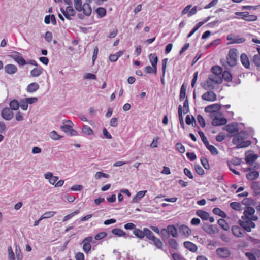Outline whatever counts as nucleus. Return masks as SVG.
Segmentation results:
<instances>
[{
    "instance_id": "obj_40",
    "label": "nucleus",
    "mask_w": 260,
    "mask_h": 260,
    "mask_svg": "<svg viewBox=\"0 0 260 260\" xmlns=\"http://www.w3.org/2000/svg\"><path fill=\"white\" fill-rule=\"evenodd\" d=\"M178 115L180 125L181 127L184 129L185 125L183 121V117L182 115V107L181 105H179L178 107Z\"/></svg>"
},
{
    "instance_id": "obj_46",
    "label": "nucleus",
    "mask_w": 260,
    "mask_h": 260,
    "mask_svg": "<svg viewBox=\"0 0 260 260\" xmlns=\"http://www.w3.org/2000/svg\"><path fill=\"white\" fill-rule=\"evenodd\" d=\"M96 13L99 17L102 18L106 15V10L104 8L99 7L96 10Z\"/></svg>"
},
{
    "instance_id": "obj_33",
    "label": "nucleus",
    "mask_w": 260,
    "mask_h": 260,
    "mask_svg": "<svg viewBox=\"0 0 260 260\" xmlns=\"http://www.w3.org/2000/svg\"><path fill=\"white\" fill-rule=\"evenodd\" d=\"M258 156L255 154H249L246 156L245 161L247 164L252 165L254 161L257 158Z\"/></svg>"
},
{
    "instance_id": "obj_43",
    "label": "nucleus",
    "mask_w": 260,
    "mask_h": 260,
    "mask_svg": "<svg viewBox=\"0 0 260 260\" xmlns=\"http://www.w3.org/2000/svg\"><path fill=\"white\" fill-rule=\"evenodd\" d=\"M159 235H161V238L163 240L168 239L169 238V235L167 228L161 229Z\"/></svg>"
},
{
    "instance_id": "obj_27",
    "label": "nucleus",
    "mask_w": 260,
    "mask_h": 260,
    "mask_svg": "<svg viewBox=\"0 0 260 260\" xmlns=\"http://www.w3.org/2000/svg\"><path fill=\"white\" fill-rule=\"evenodd\" d=\"M39 88V85L37 83L33 82L28 85L26 90L28 92L32 93L38 90Z\"/></svg>"
},
{
    "instance_id": "obj_31",
    "label": "nucleus",
    "mask_w": 260,
    "mask_h": 260,
    "mask_svg": "<svg viewBox=\"0 0 260 260\" xmlns=\"http://www.w3.org/2000/svg\"><path fill=\"white\" fill-rule=\"evenodd\" d=\"M149 59L151 63L152 66L154 67H157V64L158 61V58L157 56L155 55V54L151 53L149 55Z\"/></svg>"
},
{
    "instance_id": "obj_35",
    "label": "nucleus",
    "mask_w": 260,
    "mask_h": 260,
    "mask_svg": "<svg viewBox=\"0 0 260 260\" xmlns=\"http://www.w3.org/2000/svg\"><path fill=\"white\" fill-rule=\"evenodd\" d=\"M259 176V173L258 171H253L249 172L246 175V178L249 180H253L256 179Z\"/></svg>"
},
{
    "instance_id": "obj_62",
    "label": "nucleus",
    "mask_w": 260,
    "mask_h": 260,
    "mask_svg": "<svg viewBox=\"0 0 260 260\" xmlns=\"http://www.w3.org/2000/svg\"><path fill=\"white\" fill-rule=\"evenodd\" d=\"M50 137L55 140H59L61 137L55 131H52L50 134Z\"/></svg>"
},
{
    "instance_id": "obj_9",
    "label": "nucleus",
    "mask_w": 260,
    "mask_h": 260,
    "mask_svg": "<svg viewBox=\"0 0 260 260\" xmlns=\"http://www.w3.org/2000/svg\"><path fill=\"white\" fill-rule=\"evenodd\" d=\"M82 242L83 244V249L85 253H88L91 250V245L90 243L93 242L92 237L88 236V237L85 238L83 240Z\"/></svg>"
},
{
    "instance_id": "obj_20",
    "label": "nucleus",
    "mask_w": 260,
    "mask_h": 260,
    "mask_svg": "<svg viewBox=\"0 0 260 260\" xmlns=\"http://www.w3.org/2000/svg\"><path fill=\"white\" fill-rule=\"evenodd\" d=\"M43 72V69L40 67L38 66L35 68L30 71V75L33 77H38L40 76Z\"/></svg>"
},
{
    "instance_id": "obj_1",
    "label": "nucleus",
    "mask_w": 260,
    "mask_h": 260,
    "mask_svg": "<svg viewBox=\"0 0 260 260\" xmlns=\"http://www.w3.org/2000/svg\"><path fill=\"white\" fill-rule=\"evenodd\" d=\"M63 2L68 6L66 9L61 8L60 11L68 20H71L72 17L76 15V10L79 12L82 11L87 16H89L91 14L90 5L87 3L82 4V0H63Z\"/></svg>"
},
{
    "instance_id": "obj_64",
    "label": "nucleus",
    "mask_w": 260,
    "mask_h": 260,
    "mask_svg": "<svg viewBox=\"0 0 260 260\" xmlns=\"http://www.w3.org/2000/svg\"><path fill=\"white\" fill-rule=\"evenodd\" d=\"M172 257L173 260H185L181 254L177 253H173Z\"/></svg>"
},
{
    "instance_id": "obj_59",
    "label": "nucleus",
    "mask_w": 260,
    "mask_h": 260,
    "mask_svg": "<svg viewBox=\"0 0 260 260\" xmlns=\"http://www.w3.org/2000/svg\"><path fill=\"white\" fill-rule=\"evenodd\" d=\"M200 160L202 165L205 169H209V164L208 161V160L206 158L202 157L201 158Z\"/></svg>"
},
{
    "instance_id": "obj_61",
    "label": "nucleus",
    "mask_w": 260,
    "mask_h": 260,
    "mask_svg": "<svg viewBox=\"0 0 260 260\" xmlns=\"http://www.w3.org/2000/svg\"><path fill=\"white\" fill-rule=\"evenodd\" d=\"M107 235V234L105 232H100L95 235L94 239L99 240L105 237Z\"/></svg>"
},
{
    "instance_id": "obj_6",
    "label": "nucleus",
    "mask_w": 260,
    "mask_h": 260,
    "mask_svg": "<svg viewBox=\"0 0 260 260\" xmlns=\"http://www.w3.org/2000/svg\"><path fill=\"white\" fill-rule=\"evenodd\" d=\"M238 51L236 49H230L227 57V63L230 67H234L237 64Z\"/></svg>"
},
{
    "instance_id": "obj_23",
    "label": "nucleus",
    "mask_w": 260,
    "mask_h": 260,
    "mask_svg": "<svg viewBox=\"0 0 260 260\" xmlns=\"http://www.w3.org/2000/svg\"><path fill=\"white\" fill-rule=\"evenodd\" d=\"M240 59L242 65L246 69L250 67V63L247 55L245 53H242L240 56Z\"/></svg>"
},
{
    "instance_id": "obj_11",
    "label": "nucleus",
    "mask_w": 260,
    "mask_h": 260,
    "mask_svg": "<svg viewBox=\"0 0 260 260\" xmlns=\"http://www.w3.org/2000/svg\"><path fill=\"white\" fill-rule=\"evenodd\" d=\"M244 229L237 225H233L232 227V231L234 235L237 237H242L245 233Z\"/></svg>"
},
{
    "instance_id": "obj_22",
    "label": "nucleus",
    "mask_w": 260,
    "mask_h": 260,
    "mask_svg": "<svg viewBox=\"0 0 260 260\" xmlns=\"http://www.w3.org/2000/svg\"><path fill=\"white\" fill-rule=\"evenodd\" d=\"M202 87L207 90H213L214 88V83L208 78L202 84Z\"/></svg>"
},
{
    "instance_id": "obj_7",
    "label": "nucleus",
    "mask_w": 260,
    "mask_h": 260,
    "mask_svg": "<svg viewBox=\"0 0 260 260\" xmlns=\"http://www.w3.org/2000/svg\"><path fill=\"white\" fill-rule=\"evenodd\" d=\"M1 116L5 120L10 121L14 117V113L9 107H5L1 111Z\"/></svg>"
},
{
    "instance_id": "obj_39",
    "label": "nucleus",
    "mask_w": 260,
    "mask_h": 260,
    "mask_svg": "<svg viewBox=\"0 0 260 260\" xmlns=\"http://www.w3.org/2000/svg\"><path fill=\"white\" fill-rule=\"evenodd\" d=\"M225 130L227 132L233 133L238 131L237 126L234 124H230L225 126Z\"/></svg>"
},
{
    "instance_id": "obj_4",
    "label": "nucleus",
    "mask_w": 260,
    "mask_h": 260,
    "mask_svg": "<svg viewBox=\"0 0 260 260\" xmlns=\"http://www.w3.org/2000/svg\"><path fill=\"white\" fill-rule=\"evenodd\" d=\"M144 237H146L147 240L152 241L157 248L162 249V242L159 239L156 238L151 231L148 228H144Z\"/></svg>"
},
{
    "instance_id": "obj_14",
    "label": "nucleus",
    "mask_w": 260,
    "mask_h": 260,
    "mask_svg": "<svg viewBox=\"0 0 260 260\" xmlns=\"http://www.w3.org/2000/svg\"><path fill=\"white\" fill-rule=\"evenodd\" d=\"M227 40L231 41L230 43L231 44H240L245 41V39L244 38H239L236 37L233 35H228L227 37Z\"/></svg>"
},
{
    "instance_id": "obj_5",
    "label": "nucleus",
    "mask_w": 260,
    "mask_h": 260,
    "mask_svg": "<svg viewBox=\"0 0 260 260\" xmlns=\"http://www.w3.org/2000/svg\"><path fill=\"white\" fill-rule=\"evenodd\" d=\"M73 122L70 120H66L63 122V125L60 127V129L64 133L70 136H76L77 132L73 129Z\"/></svg>"
},
{
    "instance_id": "obj_21",
    "label": "nucleus",
    "mask_w": 260,
    "mask_h": 260,
    "mask_svg": "<svg viewBox=\"0 0 260 260\" xmlns=\"http://www.w3.org/2000/svg\"><path fill=\"white\" fill-rule=\"evenodd\" d=\"M183 245L185 248L193 252H196L198 249L197 245L190 241H185Z\"/></svg>"
},
{
    "instance_id": "obj_17",
    "label": "nucleus",
    "mask_w": 260,
    "mask_h": 260,
    "mask_svg": "<svg viewBox=\"0 0 260 260\" xmlns=\"http://www.w3.org/2000/svg\"><path fill=\"white\" fill-rule=\"evenodd\" d=\"M227 122V120L225 118H214L212 121V124L213 126H218L220 125H224Z\"/></svg>"
},
{
    "instance_id": "obj_44",
    "label": "nucleus",
    "mask_w": 260,
    "mask_h": 260,
    "mask_svg": "<svg viewBox=\"0 0 260 260\" xmlns=\"http://www.w3.org/2000/svg\"><path fill=\"white\" fill-rule=\"evenodd\" d=\"M213 213L214 214L218 215L222 218L226 217V214L225 212L221 210L219 208H214L213 209Z\"/></svg>"
},
{
    "instance_id": "obj_25",
    "label": "nucleus",
    "mask_w": 260,
    "mask_h": 260,
    "mask_svg": "<svg viewBox=\"0 0 260 260\" xmlns=\"http://www.w3.org/2000/svg\"><path fill=\"white\" fill-rule=\"evenodd\" d=\"M220 108V106L218 104H213L212 105L206 106L205 108V111L206 112H213L216 110H219Z\"/></svg>"
},
{
    "instance_id": "obj_54",
    "label": "nucleus",
    "mask_w": 260,
    "mask_h": 260,
    "mask_svg": "<svg viewBox=\"0 0 260 260\" xmlns=\"http://www.w3.org/2000/svg\"><path fill=\"white\" fill-rule=\"evenodd\" d=\"M252 61L256 66L260 68V56L259 55H254L252 58Z\"/></svg>"
},
{
    "instance_id": "obj_12",
    "label": "nucleus",
    "mask_w": 260,
    "mask_h": 260,
    "mask_svg": "<svg viewBox=\"0 0 260 260\" xmlns=\"http://www.w3.org/2000/svg\"><path fill=\"white\" fill-rule=\"evenodd\" d=\"M202 98L203 100L205 101L213 102L216 101L217 97L216 94L214 92L209 91L204 93L202 95Z\"/></svg>"
},
{
    "instance_id": "obj_34",
    "label": "nucleus",
    "mask_w": 260,
    "mask_h": 260,
    "mask_svg": "<svg viewBox=\"0 0 260 260\" xmlns=\"http://www.w3.org/2000/svg\"><path fill=\"white\" fill-rule=\"evenodd\" d=\"M13 58L20 66H24L27 63L26 61L20 55H13Z\"/></svg>"
},
{
    "instance_id": "obj_52",
    "label": "nucleus",
    "mask_w": 260,
    "mask_h": 260,
    "mask_svg": "<svg viewBox=\"0 0 260 260\" xmlns=\"http://www.w3.org/2000/svg\"><path fill=\"white\" fill-rule=\"evenodd\" d=\"M19 107L23 110H26L27 109L28 104L25 99L20 101Z\"/></svg>"
},
{
    "instance_id": "obj_47",
    "label": "nucleus",
    "mask_w": 260,
    "mask_h": 260,
    "mask_svg": "<svg viewBox=\"0 0 260 260\" xmlns=\"http://www.w3.org/2000/svg\"><path fill=\"white\" fill-rule=\"evenodd\" d=\"M145 70L146 73L148 74L154 73V74H156L157 73V67H153V66L151 67L150 66H148L145 68Z\"/></svg>"
},
{
    "instance_id": "obj_10",
    "label": "nucleus",
    "mask_w": 260,
    "mask_h": 260,
    "mask_svg": "<svg viewBox=\"0 0 260 260\" xmlns=\"http://www.w3.org/2000/svg\"><path fill=\"white\" fill-rule=\"evenodd\" d=\"M221 78L222 79H223L227 82H232L234 83V85L239 84L241 82V81L239 79H236L235 81H232V76L229 71H224L223 72H222L221 74Z\"/></svg>"
},
{
    "instance_id": "obj_60",
    "label": "nucleus",
    "mask_w": 260,
    "mask_h": 260,
    "mask_svg": "<svg viewBox=\"0 0 260 260\" xmlns=\"http://www.w3.org/2000/svg\"><path fill=\"white\" fill-rule=\"evenodd\" d=\"M186 95V89L184 86V85H182L181 89H180V100L182 101L184 100Z\"/></svg>"
},
{
    "instance_id": "obj_50",
    "label": "nucleus",
    "mask_w": 260,
    "mask_h": 260,
    "mask_svg": "<svg viewBox=\"0 0 260 260\" xmlns=\"http://www.w3.org/2000/svg\"><path fill=\"white\" fill-rule=\"evenodd\" d=\"M230 207L232 209H233L235 210H237V211H239V210H241V204L238 202H232L230 204Z\"/></svg>"
},
{
    "instance_id": "obj_53",
    "label": "nucleus",
    "mask_w": 260,
    "mask_h": 260,
    "mask_svg": "<svg viewBox=\"0 0 260 260\" xmlns=\"http://www.w3.org/2000/svg\"><path fill=\"white\" fill-rule=\"evenodd\" d=\"M242 204L245 205H254L255 201L254 200L250 198H245L242 200Z\"/></svg>"
},
{
    "instance_id": "obj_38",
    "label": "nucleus",
    "mask_w": 260,
    "mask_h": 260,
    "mask_svg": "<svg viewBox=\"0 0 260 260\" xmlns=\"http://www.w3.org/2000/svg\"><path fill=\"white\" fill-rule=\"evenodd\" d=\"M9 106L12 110H17L19 107V102L15 99L12 100L10 102Z\"/></svg>"
},
{
    "instance_id": "obj_13",
    "label": "nucleus",
    "mask_w": 260,
    "mask_h": 260,
    "mask_svg": "<svg viewBox=\"0 0 260 260\" xmlns=\"http://www.w3.org/2000/svg\"><path fill=\"white\" fill-rule=\"evenodd\" d=\"M203 230L209 234H213L217 232L218 229L215 225L205 224L203 226Z\"/></svg>"
},
{
    "instance_id": "obj_32",
    "label": "nucleus",
    "mask_w": 260,
    "mask_h": 260,
    "mask_svg": "<svg viewBox=\"0 0 260 260\" xmlns=\"http://www.w3.org/2000/svg\"><path fill=\"white\" fill-rule=\"evenodd\" d=\"M14 245L15 247V254L17 260H22L23 255L22 254L20 246L16 243H15Z\"/></svg>"
},
{
    "instance_id": "obj_15",
    "label": "nucleus",
    "mask_w": 260,
    "mask_h": 260,
    "mask_svg": "<svg viewBox=\"0 0 260 260\" xmlns=\"http://www.w3.org/2000/svg\"><path fill=\"white\" fill-rule=\"evenodd\" d=\"M179 233L183 235L185 238H187L191 234V230L185 225H181L178 228Z\"/></svg>"
},
{
    "instance_id": "obj_51",
    "label": "nucleus",
    "mask_w": 260,
    "mask_h": 260,
    "mask_svg": "<svg viewBox=\"0 0 260 260\" xmlns=\"http://www.w3.org/2000/svg\"><path fill=\"white\" fill-rule=\"evenodd\" d=\"M203 25L202 22H199L196 24L192 30L188 35L187 37L190 38L193 34L201 27Z\"/></svg>"
},
{
    "instance_id": "obj_36",
    "label": "nucleus",
    "mask_w": 260,
    "mask_h": 260,
    "mask_svg": "<svg viewBox=\"0 0 260 260\" xmlns=\"http://www.w3.org/2000/svg\"><path fill=\"white\" fill-rule=\"evenodd\" d=\"M196 215L203 220H208L209 216V214L208 212L201 210H197Z\"/></svg>"
},
{
    "instance_id": "obj_19",
    "label": "nucleus",
    "mask_w": 260,
    "mask_h": 260,
    "mask_svg": "<svg viewBox=\"0 0 260 260\" xmlns=\"http://www.w3.org/2000/svg\"><path fill=\"white\" fill-rule=\"evenodd\" d=\"M167 228L169 236L171 235L173 238H177L178 237L177 229L174 225H168Z\"/></svg>"
},
{
    "instance_id": "obj_26",
    "label": "nucleus",
    "mask_w": 260,
    "mask_h": 260,
    "mask_svg": "<svg viewBox=\"0 0 260 260\" xmlns=\"http://www.w3.org/2000/svg\"><path fill=\"white\" fill-rule=\"evenodd\" d=\"M168 61L167 58H165L162 61V75L160 78V80L162 84H165V75L166 73V70L167 68V63Z\"/></svg>"
},
{
    "instance_id": "obj_45",
    "label": "nucleus",
    "mask_w": 260,
    "mask_h": 260,
    "mask_svg": "<svg viewBox=\"0 0 260 260\" xmlns=\"http://www.w3.org/2000/svg\"><path fill=\"white\" fill-rule=\"evenodd\" d=\"M80 212V211L79 210H76L74 212H73V213L68 215H66L63 218V220H62V221L63 222H66L70 219H71L72 218H73L75 215L79 214Z\"/></svg>"
},
{
    "instance_id": "obj_29",
    "label": "nucleus",
    "mask_w": 260,
    "mask_h": 260,
    "mask_svg": "<svg viewBox=\"0 0 260 260\" xmlns=\"http://www.w3.org/2000/svg\"><path fill=\"white\" fill-rule=\"evenodd\" d=\"M111 232L112 234L118 236L119 237H124V238L128 237V236L125 232L118 228H115L113 229Z\"/></svg>"
},
{
    "instance_id": "obj_42",
    "label": "nucleus",
    "mask_w": 260,
    "mask_h": 260,
    "mask_svg": "<svg viewBox=\"0 0 260 260\" xmlns=\"http://www.w3.org/2000/svg\"><path fill=\"white\" fill-rule=\"evenodd\" d=\"M218 223L219 225L224 230L228 231L230 229V226L223 219H219L218 220Z\"/></svg>"
},
{
    "instance_id": "obj_2",
    "label": "nucleus",
    "mask_w": 260,
    "mask_h": 260,
    "mask_svg": "<svg viewBox=\"0 0 260 260\" xmlns=\"http://www.w3.org/2000/svg\"><path fill=\"white\" fill-rule=\"evenodd\" d=\"M254 213L255 210L253 208L249 206L245 207L244 215L242 216L243 220L239 221L240 225L248 232H250L251 229L255 226L253 221L258 219L257 217L254 215Z\"/></svg>"
},
{
    "instance_id": "obj_63",
    "label": "nucleus",
    "mask_w": 260,
    "mask_h": 260,
    "mask_svg": "<svg viewBox=\"0 0 260 260\" xmlns=\"http://www.w3.org/2000/svg\"><path fill=\"white\" fill-rule=\"evenodd\" d=\"M194 168L195 170L198 174L200 175H202L204 174V170L200 166L195 165Z\"/></svg>"
},
{
    "instance_id": "obj_3",
    "label": "nucleus",
    "mask_w": 260,
    "mask_h": 260,
    "mask_svg": "<svg viewBox=\"0 0 260 260\" xmlns=\"http://www.w3.org/2000/svg\"><path fill=\"white\" fill-rule=\"evenodd\" d=\"M248 137L246 131H242L234 135L233 143L238 148H245L249 146L251 142L250 140H245Z\"/></svg>"
},
{
    "instance_id": "obj_57",
    "label": "nucleus",
    "mask_w": 260,
    "mask_h": 260,
    "mask_svg": "<svg viewBox=\"0 0 260 260\" xmlns=\"http://www.w3.org/2000/svg\"><path fill=\"white\" fill-rule=\"evenodd\" d=\"M109 175L102 172H98L95 175V178L96 180L100 179L102 177L108 178Z\"/></svg>"
},
{
    "instance_id": "obj_56",
    "label": "nucleus",
    "mask_w": 260,
    "mask_h": 260,
    "mask_svg": "<svg viewBox=\"0 0 260 260\" xmlns=\"http://www.w3.org/2000/svg\"><path fill=\"white\" fill-rule=\"evenodd\" d=\"M186 123L187 125H190L191 124L194 123L196 124V120L193 116L191 117V119L189 115H187L185 119Z\"/></svg>"
},
{
    "instance_id": "obj_24",
    "label": "nucleus",
    "mask_w": 260,
    "mask_h": 260,
    "mask_svg": "<svg viewBox=\"0 0 260 260\" xmlns=\"http://www.w3.org/2000/svg\"><path fill=\"white\" fill-rule=\"evenodd\" d=\"M147 192V190H142L140 191L133 198L132 202L134 203H138L140 200L145 195Z\"/></svg>"
},
{
    "instance_id": "obj_16",
    "label": "nucleus",
    "mask_w": 260,
    "mask_h": 260,
    "mask_svg": "<svg viewBox=\"0 0 260 260\" xmlns=\"http://www.w3.org/2000/svg\"><path fill=\"white\" fill-rule=\"evenodd\" d=\"M44 178L48 180L49 183L52 185H55L56 182L58 180V177L54 176L51 172H47L44 174Z\"/></svg>"
},
{
    "instance_id": "obj_41",
    "label": "nucleus",
    "mask_w": 260,
    "mask_h": 260,
    "mask_svg": "<svg viewBox=\"0 0 260 260\" xmlns=\"http://www.w3.org/2000/svg\"><path fill=\"white\" fill-rule=\"evenodd\" d=\"M212 74H215L216 75L221 76L223 72L222 69L217 66H214L211 69Z\"/></svg>"
},
{
    "instance_id": "obj_58",
    "label": "nucleus",
    "mask_w": 260,
    "mask_h": 260,
    "mask_svg": "<svg viewBox=\"0 0 260 260\" xmlns=\"http://www.w3.org/2000/svg\"><path fill=\"white\" fill-rule=\"evenodd\" d=\"M176 149L181 153L185 152V149L184 146L180 143H177L176 144Z\"/></svg>"
},
{
    "instance_id": "obj_48",
    "label": "nucleus",
    "mask_w": 260,
    "mask_h": 260,
    "mask_svg": "<svg viewBox=\"0 0 260 260\" xmlns=\"http://www.w3.org/2000/svg\"><path fill=\"white\" fill-rule=\"evenodd\" d=\"M8 253L9 260H15V254L12 250L11 246L8 247Z\"/></svg>"
},
{
    "instance_id": "obj_18",
    "label": "nucleus",
    "mask_w": 260,
    "mask_h": 260,
    "mask_svg": "<svg viewBox=\"0 0 260 260\" xmlns=\"http://www.w3.org/2000/svg\"><path fill=\"white\" fill-rule=\"evenodd\" d=\"M5 72L10 75L14 74L17 72V68L15 65L9 64L5 66Z\"/></svg>"
},
{
    "instance_id": "obj_55",
    "label": "nucleus",
    "mask_w": 260,
    "mask_h": 260,
    "mask_svg": "<svg viewBox=\"0 0 260 260\" xmlns=\"http://www.w3.org/2000/svg\"><path fill=\"white\" fill-rule=\"evenodd\" d=\"M183 109L182 110V112H183L184 114L187 113L189 112V104L187 99H186L183 103Z\"/></svg>"
},
{
    "instance_id": "obj_8",
    "label": "nucleus",
    "mask_w": 260,
    "mask_h": 260,
    "mask_svg": "<svg viewBox=\"0 0 260 260\" xmlns=\"http://www.w3.org/2000/svg\"><path fill=\"white\" fill-rule=\"evenodd\" d=\"M216 254L222 258H226L231 255V251L226 247L218 248L216 250Z\"/></svg>"
},
{
    "instance_id": "obj_49",
    "label": "nucleus",
    "mask_w": 260,
    "mask_h": 260,
    "mask_svg": "<svg viewBox=\"0 0 260 260\" xmlns=\"http://www.w3.org/2000/svg\"><path fill=\"white\" fill-rule=\"evenodd\" d=\"M82 132L88 135H91L93 134V131L91 129V128L87 126V125H84L82 127Z\"/></svg>"
},
{
    "instance_id": "obj_37",
    "label": "nucleus",
    "mask_w": 260,
    "mask_h": 260,
    "mask_svg": "<svg viewBox=\"0 0 260 260\" xmlns=\"http://www.w3.org/2000/svg\"><path fill=\"white\" fill-rule=\"evenodd\" d=\"M134 235L137 238L142 239L144 238V229L141 230L138 228H135L133 231Z\"/></svg>"
},
{
    "instance_id": "obj_28",
    "label": "nucleus",
    "mask_w": 260,
    "mask_h": 260,
    "mask_svg": "<svg viewBox=\"0 0 260 260\" xmlns=\"http://www.w3.org/2000/svg\"><path fill=\"white\" fill-rule=\"evenodd\" d=\"M209 78L214 83L220 84L222 82V79L221 76L216 75L215 74H211L209 76Z\"/></svg>"
},
{
    "instance_id": "obj_30",
    "label": "nucleus",
    "mask_w": 260,
    "mask_h": 260,
    "mask_svg": "<svg viewBox=\"0 0 260 260\" xmlns=\"http://www.w3.org/2000/svg\"><path fill=\"white\" fill-rule=\"evenodd\" d=\"M168 243L171 248L175 250H177L178 249L179 244L175 239H169L168 241Z\"/></svg>"
}]
</instances>
